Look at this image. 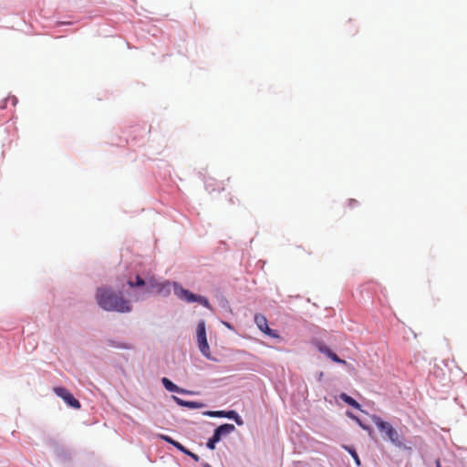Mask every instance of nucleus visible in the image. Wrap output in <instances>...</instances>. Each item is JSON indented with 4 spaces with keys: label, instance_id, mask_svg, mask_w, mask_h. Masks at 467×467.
<instances>
[{
    "label": "nucleus",
    "instance_id": "1",
    "mask_svg": "<svg viewBox=\"0 0 467 467\" xmlns=\"http://www.w3.org/2000/svg\"><path fill=\"white\" fill-rule=\"evenodd\" d=\"M96 300L98 305L106 311H116L120 313L131 311L129 300L121 295L114 293L111 289L100 287L97 289Z\"/></svg>",
    "mask_w": 467,
    "mask_h": 467
},
{
    "label": "nucleus",
    "instance_id": "2",
    "mask_svg": "<svg viewBox=\"0 0 467 467\" xmlns=\"http://www.w3.org/2000/svg\"><path fill=\"white\" fill-rule=\"evenodd\" d=\"M372 422L377 426L381 433H384L386 438L397 447H402L403 437L398 431L388 421L383 420L379 416L372 415Z\"/></svg>",
    "mask_w": 467,
    "mask_h": 467
},
{
    "label": "nucleus",
    "instance_id": "3",
    "mask_svg": "<svg viewBox=\"0 0 467 467\" xmlns=\"http://www.w3.org/2000/svg\"><path fill=\"white\" fill-rule=\"evenodd\" d=\"M174 288V294L182 300H184L188 303L198 302L202 305L204 307L212 309V306L210 305L208 299L202 296H198L191 291L184 289L182 285L177 283L172 284Z\"/></svg>",
    "mask_w": 467,
    "mask_h": 467
},
{
    "label": "nucleus",
    "instance_id": "4",
    "mask_svg": "<svg viewBox=\"0 0 467 467\" xmlns=\"http://www.w3.org/2000/svg\"><path fill=\"white\" fill-rule=\"evenodd\" d=\"M174 288V294L182 300H184L188 303L198 302L202 305L204 307L212 309V306L210 305L208 299L202 296H198L191 291L184 289L182 285L177 283L172 284Z\"/></svg>",
    "mask_w": 467,
    "mask_h": 467
},
{
    "label": "nucleus",
    "instance_id": "5",
    "mask_svg": "<svg viewBox=\"0 0 467 467\" xmlns=\"http://www.w3.org/2000/svg\"><path fill=\"white\" fill-rule=\"evenodd\" d=\"M197 344L201 353L207 358H211L210 347L206 337L205 321L201 320L196 329Z\"/></svg>",
    "mask_w": 467,
    "mask_h": 467
},
{
    "label": "nucleus",
    "instance_id": "6",
    "mask_svg": "<svg viewBox=\"0 0 467 467\" xmlns=\"http://www.w3.org/2000/svg\"><path fill=\"white\" fill-rule=\"evenodd\" d=\"M56 395L61 398L69 407L78 410L81 407L80 402L64 387H55L53 389Z\"/></svg>",
    "mask_w": 467,
    "mask_h": 467
},
{
    "label": "nucleus",
    "instance_id": "7",
    "mask_svg": "<svg viewBox=\"0 0 467 467\" xmlns=\"http://www.w3.org/2000/svg\"><path fill=\"white\" fill-rule=\"evenodd\" d=\"M254 323L256 324L257 327L260 331H262L264 334L269 336L273 338H279L280 336L277 333V331L271 329L268 327V322L266 317L262 314H255L254 315Z\"/></svg>",
    "mask_w": 467,
    "mask_h": 467
},
{
    "label": "nucleus",
    "instance_id": "8",
    "mask_svg": "<svg viewBox=\"0 0 467 467\" xmlns=\"http://www.w3.org/2000/svg\"><path fill=\"white\" fill-rule=\"evenodd\" d=\"M161 382H162L163 386L165 387V389L171 392H177V393H181V394H193L192 391L183 389L178 387L176 384L171 382L167 378H162Z\"/></svg>",
    "mask_w": 467,
    "mask_h": 467
},
{
    "label": "nucleus",
    "instance_id": "9",
    "mask_svg": "<svg viewBox=\"0 0 467 467\" xmlns=\"http://www.w3.org/2000/svg\"><path fill=\"white\" fill-rule=\"evenodd\" d=\"M235 430L234 425L230 423H224L221 426H219L217 429H215L213 435L216 437V439L221 440L222 436H225L230 434Z\"/></svg>",
    "mask_w": 467,
    "mask_h": 467
},
{
    "label": "nucleus",
    "instance_id": "10",
    "mask_svg": "<svg viewBox=\"0 0 467 467\" xmlns=\"http://www.w3.org/2000/svg\"><path fill=\"white\" fill-rule=\"evenodd\" d=\"M173 400L178 405L182 407H187L189 409H201L204 406L201 402L184 400L176 396H173Z\"/></svg>",
    "mask_w": 467,
    "mask_h": 467
},
{
    "label": "nucleus",
    "instance_id": "11",
    "mask_svg": "<svg viewBox=\"0 0 467 467\" xmlns=\"http://www.w3.org/2000/svg\"><path fill=\"white\" fill-rule=\"evenodd\" d=\"M339 398L344 402L348 404L349 406H351V407H353V408H355L357 410H360V404L356 400H354L352 397L347 395L346 393H341Z\"/></svg>",
    "mask_w": 467,
    "mask_h": 467
},
{
    "label": "nucleus",
    "instance_id": "12",
    "mask_svg": "<svg viewBox=\"0 0 467 467\" xmlns=\"http://www.w3.org/2000/svg\"><path fill=\"white\" fill-rule=\"evenodd\" d=\"M344 450H346L347 451L349 452V454L352 456V458L354 459L356 464L358 466H360L361 462H360V460H359V457L356 451V450L351 447V446H348V445H343L342 446Z\"/></svg>",
    "mask_w": 467,
    "mask_h": 467
},
{
    "label": "nucleus",
    "instance_id": "13",
    "mask_svg": "<svg viewBox=\"0 0 467 467\" xmlns=\"http://www.w3.org/2000/svg\"><path fill=\"white\" fill-rule=\"evenodd\" d=\"M224 418L234 420L238 425L243 424V420H241L240 416L234 410L225 411Z\"/></svg>",
    "mask_w": 467,
    "mask_h": 467
},
{
    "label": "nucleus",
    "instance_id": "14",
    "mask_svg": "<svg viewBox=\"0 0 467 467\" xmlns=\"http://www.w3.org/2000/svg\"><path fill=\"white\" fill-rule=\"evenodd\" d=\"M128 285H129L130 287H134V286H142V285H145V282H144V280H143L140 276L137 275V276H136V282H135V283H133L131 280H130V281L128 282Z\"/></svg>",
    "mask_w": 467,
    "mask_h": 467
},
{
    "label": "nucleus",
    "instance_id": "15",
    "mask_svg": "<svg viewBox=\"0 0 467 467\" xmlns=\"http://www.w3.org/2000/svg\"><path fill=\"white\" fill-rule=\"evenodd\" d=\"M329 358H331L334 362L338 364L347 365V361L344 359H341L336 353L331 351V353L328 356Z\"/></svg>",
    "mask_w": 467,
    "mask_h": 467
},
{
    "label": "nucleus",
    "instance_id": "16",
    "mask_svg": "<svg viewBox=\"0 0 467 467\" xmlns=\"http://www.w3.org/2000/svg\"><path fill=\"white\" fill-rule=\"evenodd\" d=\"M204 414L207 416H210V417H223L224 418L225 411L224 410L206 411Z\"/></svg>",
    "mask_w": 467,
    "mask_h": 467
},
{
    "label": "nucleus",
    "instance_id": "17",
    "mask_svg": "<svg viewBox=\"0 0 467 467\" xmlns=\"http://www.w3.org/2000/svg\"><path fill=\"white\" fill-rule=\"evenodd\" d=\"M158 437L163 441H165L166 442L175 446L177 441L173 440L172 438H171L170 436H167V435H164V434H159Z\"/></svg>",
    "mask_w": 467,
    "mask_h": 467
},
{
    "label": "nucleus",
    "instance_id": "18",
    "mask_svg": "<svg viewBox=\"0 0 467 467\" xmlns=\"http://www.w3.org/2000/svg\"><path fill=\"white\" fill-rule=\"evenodd\" d=\"M219 441H220L219 439H216V437L214 435H213V437L211 439H209L206 445L210 450H214L215 443L218 442Z\"/></svg>",
    "mask_w": 467,
    "mask_h": 467
},
{
    "label": "nucleus",
    "instance_id": "19",
    "mask_svg": "<svg viewBox=\"0 0 467 467\" xmlns=\"http://www.w3.org/2000/svg\"><path fill=\"white\" fill-rule=\"evenodd\" d=\"M317 348H318V350H319L321 353H323V354L327 355V357L329 356V354H330V353H331V351H332L330 348H328L327 346H325V345H323V344H318Z\"/></svg>",
    "mask_w": 467,
    "mask_h": 467
},
{
    "label": "nucleus",
    "instance_id": "20",
    "mask_svg": "<svg viewBox=\"0 0 467 467\" xmlns=\"http://www.w3.org/2000/svg\"><path fill=\"white\" fill-rule=\"evenodd\" d=\"M348 416H349L351 419L355 420L358 423V425H359L363 430H368V427H367L366 425H364V424L361 422V420H360L358 417L354 416L352 413H348Z\"/></svg>",
    "mask_w": 467,
    "mask_h": 467
},
{
    "label": "nucleus",
    "instance_id": "21",
    "mask_svg": "<svg viewBox=\"0 0 467 467\" xmlns=\"http://www.w3.org/2000/svg\"><path fill=\"white\" fill-rule=\"evenodd\" d=\"M176 449H178L180 451L183 452L184 454H187L189 450L186 449L183 445H182L180 442H176L175 446Z\"/></svg>",
    "mask_w": 467,
    "mask_h": 467
},
{
    "label": "nucleus",
    "instance_id": "22",
    "mask_svg": "<svg viewBox=\"0 0 467 467\" xmlns=\"http://www.w3.org/2000/svg\"><path fill=\"white\" fill-rule=\"evenodd\" d=\"M305 252V250L301 247V246H298L296 248L295 250V256L297 257V258H302L303 256V253Z\"/></svg>",
    "mask_w": 467,
    "mask_h": 467
},
{
    "label": "nucleus",
    "instance_id": "23",
    "mask_svg": "<svg viewBox=\"0 0 467 467\" xmlns=\"http://www.w3.org/2000/svg\"><path fill=\"white\" fill-rule=\"evenodd\" d=\"M170 285H171V283H170V282H166V283H164V284L158 285V289H157L158 293H159V294H161V293H162V291H163L165 288H167L168 286H170Z\"/></svg>",
    "mask_w": 467,
    "mask_h": 467
},
{
    "label": "nucleus",
    "instance_id": "24",
    "mask_svg": "<svg viewBox=\"0 0 467 467\" xmlns=\"http://www.w3.org/2000/svg\"><path fill=\"white\" fill-rule=\"evenodd\" d=\"M186 455L190 456L196 462H198L200 461V457L197 454H195L190 451H188V453Z\"/></svg>",
    "mask_w": 467,
    "mask_h": 467
},
{
    "label": "nucleus",
    "instance_id": "25",
    "mask_svg": "<svg viewBox=\"0 0 467 467\" xmlns=\"http://www.w3.org/2000/svg\"><path fill=\"white\" fill-rule=\"evenodd\" d=\"M357 204H358V202H357L356 200H354V199H350V200L348 201V205H349V207H351V208H353V207H354V206H356Z\"/></svg>",
    "mask_w": 467,
    "mask_h": 467
},
{
    "label": "nucleus",
    "instance_id": "26",
    "mask_svg": "<svg viewBox=\"0 0 467 467\" xmlns=\"http://www.w3.org/2000/svg\"><path fill=\"white\" fill-rule=\"evenodd\" d=\"M203 467H212L209 463H203Z\"/></svg>",
    "mask_w": 467,
    "mask_h": 467
}]
</instances>
